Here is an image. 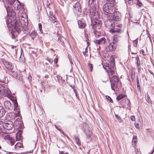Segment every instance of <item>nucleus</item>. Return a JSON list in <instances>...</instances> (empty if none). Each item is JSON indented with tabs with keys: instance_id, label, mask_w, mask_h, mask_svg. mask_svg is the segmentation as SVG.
I'll return each instance as SVG.
<instances>
[{
	"instance_id": "obj_35",
	"label": "nucleus",
	"mask_w": 154,
	"mask_h": 154,
	"mask_svg": "<svg viewBox=\"0 0 154 154\" xmlns=\"http://www.w3.org/2000/svg\"><path fill=\"white\" fill-rule=\"evenodd\" d=\"M146 100L149 104H151L152 103V102L150 99V97L149 95H148L147 96V98L146 99Z\"/></svg>"
},
{
	"instance_id": "obj_33",
	"label": "nucleus",
	"mask_w": 154,
	"mask_h": 154,
	"mask_svg": "<svg viewBox=\"0 0 154 154\" xmlns=\"http://www.w3.org/2000/svg\"><path fill=\"white\" fill-rule=\"evenodd\" d=\"M22 144L20 143H17L15 145V149H17L20 148L21 147Z\"/></svg>"
},
{
	"instance_id": "obj_22",
	"label": "nucleus",
	"mask_w": 154,
	"mask_h": 154,
	"mask_svg": "<svg viewBox=\"0 0 154 154\" xmlns=\"http://www.w3.org/2000/svg\"><path fill=\"white\" fill-rule=\"evenodd\" d=\"M78 23L79 27L81 28H84L86 26V24L80 20H78Z\"/></svg>"
},
{
	"instance_id": "obj_20",
	"label": "nucleus",
	"mask_w": 154,
	"mask_h": 154,
	"mask_svg": "<svg viewBox=\"0 0 154 154\" xmlns=\"http://www.w3.org/2000/svg\"><path fill=\"white\" fill-rule=\"evenodd\" d=\"M53 12L50 11L49 12V17L50 20L52 21L53 23L56 22V19L55 17L53 15Z\"/></svg>"
},
{
	"instance_id": "obj_49",
	"label": "nucleus",
	"mask_w": 154,
	"mask_h": 154,
	"mask_svg": "<svg viewBox=\"0 0 154 154\" xmlns=\"http://www.w3.org/2000/svg\"><path fill=\"white\" fill-rule=\"evenodd\" d=\"M135 126L136 128L138 129H139L140 128L139 125L138 124L136 123L135 124Z\"/></svg>"
},
{
	"instance_id": "obj_60",
	"label": "nucleus",
	"mask_w": 154,
	"mask_h": 154,
	"mask_svg": "<svg viewBox=\"0 0 154 154\" xmlns=\"http://www.w3.org/2000/svg\"><path fill=\"white\" fill-rule=\"evenodd\" d=\"M1 86H2V85H0V92H1L2 93V87H1Z\"/></svg>"
},
{
	"instance_id": "obj_39",
	"label": "nucleus",
	"mask_w": 154,
	"mask_h": 154,
	"mask_svg": "<svg viewBox=\"0 0 154 154\" xmlns=\"http://www.w3.org/2000/svg\"><path fill=\"white\" fill-rule=\"evenodd\" d=\"M14 109L15 110L16 109H17V106H18V103L17 102V100H15L14 101Z\"/></svg>"
},
{
	"instance_id": "obj_21",
	"label": "nucleus",
	"mask_w": 154,
	"mask_h": 154,
	"mask_svg": "<svg viewBox=\"0 0 154 154\" xmlns=\"http://www.w3.org/2000/svg\"><path fill=\"white\" fill-rule=\"evenodd\" d=\"M135 61L137 64V67L139 70L140 69V60L138 57H135Z\"/></svg>"
},
{
	"instance_id": "obj_27",
	"label": "nucleus",
	"mask_w": 154,
	"mask_h": 154,
	"mask_svg": "<svg viewBox=\"0 0 154 154\" xmlns=\"http://www.w3.org/2000/svg\"><path fill=\"white\" fill-rule=\"evenodd\" d=\"M110 32L112 33L116 32L118 33H121L122 32V31L120 29H117L116 28H113V29H111L110 30Z\"/></svg>"
},
{
	"instance_id": "obj_36",
	"label": "nucleus",
	"mask_w": 154,
	"mask_h": 154,
	"mask_svg": "<svg viewBox=\"0 0 154 154\" xmlns=\"http://www.w3.org/2000/svg\"><path fill=\"white\" fill-rule=\"evenodd\" d=\"M88 66L89 69H90V71L91 72L93 69V67L92 66V64L90 63H89L88 64Z\"/></svg>"
},
{
	"instance_id": "obj_53",
	"label": "nucleus",
	"mask_w": 154,
	"mask_h": 154,
	"mask_svg": "<svg viewBox=\"0 0 154 154\" xmlns=\"http://www.w3.org/2000/svg\"><path fill=\"white\" fill-rule=\"evenodd\" d=\"M60 154H68V153L66 152H64V151H62L60 152Z\"/></svg>"
},
{
	"instance_id": "obj_59",
	"label": "nucleus",
	"mask_w": 154,
	"mask_h": 154,
	"mask_svg": "<svg viewBox=\"0 0 154 154\" xmlns=\"http://www.w3.org/2000/svg\"><path fill=\"white\" fill-rule=\"evenodd\" d=\"M69 61H70V64H73V63H72V60L70 59H69Z\"/></svg>"
},
{
	"instance_id": "obj_58",
	"label": "nucleus",
	"mask_w": 154,
	"mask_h": 154,
	"mask_svg": "<svg viewBox=\"0 0 154 154\" xmlns=\"http://www.w3.org/2000/svg\"><path fill=\"white\" fill-rule=\"evenodd\" d=\"M55 128H56V129H57V130H59V131H62V130H61L60 129L58 128V127L57 126H56V125H55Z\"/></svg>"
},
{
	"instance_id": "obj_23",
	"label": "nucleus",
	"mask_w": 154,
	"mask_h": 154,
	"mask_svg": "<svg viewBox=\"0 0 154 154\" xmlns=\"http://www.w3.org/2000/svg\"><path fill=\"white\" fill-rule=\"evenodd\" d=\"M5 113L4 108L1 106H0V117H3Z\"/></svg>"
},
{
	"instance_id": "obj_17",
	"label": "nucleus",
	"mask_w": 154,
	"mask_h": 154,
	"mask_svg": "<svg viewBox=\"0 0 154 154\" xmlns=\"http://www.w3.org/2000/svg\"><path fill=\"white\" fill-rule=\"evenodd\" d=\"M107 17V20L104 22V23L106 27H109V25L113 20L112 19V20L111 18H109V17Z\"/></svg>"
},
{
	"instance_id": "obj_28",
	"label": "nucleus",
	"mask_w": 154,
	"mask_h": 154,
	"mask_svg": "<svg viewBox=\"0 0 154 154\" xmlns=\"http://www.w3.org/2000/svg\"><path fill=\"white\" fill-rule=\"evenodd\" d=\"M30 35L32 38L34 39V38L37 35V34L35 31H33L30 34Z\"/></svg>"
},
{
	"instance_id": "obj_3",
	"label": "nucleus",
	"mask_w": 154,
	"mask_h": 154,
	"mask_svg": "<svg viewBox=\"0 0 154 154\" xmlns=\"http://www.w3.org/2000/svg\"><path fill=\"white\" fill-rule=\"evenodd\" d=\"M110 61L109 63H106L103 67L108 73H110L112 75L114 73L116 67L114 59L112 58L110 59Z\"/></svg>"
},
{
	"instance_id": "obj_56",
	"label": "nucleus",
	"mask_w": 154,
	"mask_h": 154,
	"mask_svg": "<svg viewBox=\"0 0 154 154\" xmlns=\"http://www.w3.org/2000/svg\"><path fill=\"white\" fill-rule=\"evenodd\" d=\"M137 140L133 139L132 140V142H134L135 143L137 142Z\"/></svg>"
},
{
	"instance_id": "obj_62",
	"label": "nucleus",
	"mask_w": 154,
	"mask_h": 154,
	"mask_svg": "<svg viewBox=\"0 0 154 154\" xmlns=\"http://www.w3.org/2000/svg\"><path fill=\"white\" fill-rule=\"evenodd\" d=\"M1 1L4 2L5 1H6L7 2V0H0Z\"/></svg>"
},
{
	"instance_id": "obj_51",
	"label": "nucleus",
	"mask_w": 154,
	"mask_h": 154,
	"mask_svg": "<svg viewBox=\"0 0 154 154\" xmlns=\"http://www.w3.org/2000/svg\"><path fill=\"white\" fill-rule=\"evenodd\" d=\"M58 58H55V60H54V63H55V64H56L57 63V62H58Z\"/></svg>"
},
{
	"instance_id": "obj_29",
	"label": "nucleus",
	"mask_w": 154,
	"mask_h": 154,
	"mask_svg": "<svg viewBox=\"0 0 154 154\" xmlns=\"http://www.w3.org/2000/svg\"><path fill=\"white\" fill-rule=\"evenodd\" d=\"M74 138L75 139V141L76 142V143L78 145H81V142L80 140L79 139V138L76 136H74Z\"/></svg>"
},
{
	"instance_id": "obj_50",
	"label": "nucleus",
	"mask_w": 154,
	"mask_h": 154,
	"mask_svg": "<svg viewBox=\"0 0 154 154\" xmlns=\"http://www.w3.org/2000/svg\"><path fill=\"white\" fill-rule=\"evenodd\" d=\"M21 17L23 18L27 17V15L25 14H23V15H21Z\"/></svg>"
},
{
	"instance_id": "obj_55",
	"label": "nucleus",
	"mask_w": 154,
	"mask_h": 154,
	"mask_svg": "<svg viewBox=\"0 0 154 154\" xmlns=\"http://www.w3.org/2000/svg\"><path fill=\"white\" fill-rule=\"evenodd\" d=\"M133 139L137 140V137L136 136H134L133 137Z\"/></svg>"
},
{
	"instance_id": "obj_12",
	"label": "nucleus",
	"mask_w": 154,
	"mask_h": 154,
	"mask_svg": "<svg viewBox=\"0 0 154 154\" xmlns=\"http://www.w3.org/2000/svg\"><path fill=\"white\" fill-rule=\"evenodd\" d=\"M1 87H2V93L8 97L10 96H11L10 91L9 89L7 88L4 87L3 86H1Z\"/></svg>"
},
{
	"instance_id": "obj_30",
	"label": "nucleus",
	"mask_w": 154,
	"mask_h": 154,
	"mask_svg": "<svg viewBox=\"0 0 154 154\" xmlns=\"http://www.w3.org/2000/svg\"><path fill=\"white\" fill-rule=\"evenodd\" d=\"M126 96V95H124L123 94H120L116 97V99L118 101H119L122 98L125 97Z\"/></svg>"
},
{
	"instance_id": "obj_63",
	"label": "nucleus",
	"mask_w": 154,
	"mask_h": 154,
	"mask_svg": "<svg viewBox=\"0 0 154 154\" xmlns=\"http://www.w3.org/2000/svg\"><path fill=\"white\" fill-rule=\"evenodd\" d=\"M6 154H13V153H11V152H7L6 153Z\"/></svg>"
},
{
	"instance_id": "obj_45",
	"label": "nucleus",
	"mask_w": 154,
	"mask_h": 154,
	"mask_svg": "<svg viewBox=\"0 0 154 154\" xmlns=\"http://www.w3.org/2000/svg\"><path fill=\"white\" fill-rule=\"evenodd\" d=\"M38 27L39 28V29L40 32L42 33V25L41 23L38 24Z\"/></svg>"
},
{
	"instance_id": "obj_11",
	"label": "nucleus",
	"mask_w": 154,
	"mask_h": 154,
	"mask_svg": "<svg viewBox=\"0 0 154 154\" xmlns=\"http://www.w3.org/2000/svg\"><path fill=\"white\" fill-rule=\"evenodd\" d=\"M4 106L7 109L9 110H11L13 109V106L11 104L10 101L6 100L4 102Z\"/></svg>"
},
{
	"instance_id": "obj_38",
	"label": "nucleus",
	"mask_w": 154,
	"mask_h": 154,
	"mask_svg": "<svg viewBox=\"0 0 154 154\" xmlns=\"http://www.w3.org/2000/svg\"><path fill=\"white\" fill-rule=\"evenodd\" d=\"M56 38L58 41H61V38L60 35L58 34H57L56 35Z\"/></svg>"
},
{
	"instance_id": "obj_14",
	"label": "nucleus",
	"mask_w": 154,
	"mask_h": 154,
	"mask_svg": "<svg viewBox=\"0 0 154 154\" xmlns=\"http://www.w3.org/2000/svg\"><path fill=\"white\" fill-rule=\"evenodd\" d=\"M73 9L75 10L76 12H81V9L80 4L78 2H76L75 5H73Z\"/></svg>"
},
{
	"instance_id": "obj_1",
	"label": "nucleus",
	"mask_w": 154,
	"mask_h": 154,
	"mask_svg": "<svg viewBox=\"0 0 154 154\" xmlns=\"http://www.w3.org/2000/svg\"><path fill=\"white\" fill-rule=\"evenodd\" d=\"M97 0H89L88 4L93 9V11H91L90 16L91 17V25L94 26H96L100 23L98 19L99 15L97 11L95 10L97 7Z\"/></svg>"
},
{
	"instance_id": "obj_7",
	"label": "nucleus",
	"mask_w": 154,
	"mask_h": 154,
	"mask_svg": "<svg viewBox=\"0 0 154 154\" xmlns=\"http://www.w3.org/2000/svg\"><path fill=\"white\" fill-rule=\"evenodd\" d=\"M117 44L112 42L106 46V51L112 52L115 50Z\"/></svg>"
},
{
	"instance_id": "obj_4",
	"label": "nucleus",
	"mask_w": 154,
	"mask_h": 154,
	"mask_svg": "<svg viewBox=\"0 0 154 154\" xmlns=\"http://www.w3.org/2000/svg\"><path fill=\"white\" fill-rule=\"evenodd\" d=\"M115 4L113 3L107 2L103 6V10L105 13V17H108L109 15L112 14V8L114 6Z\"/></svg>"
},
{
	"instance_id": "obj_46",
	"label": "nucleus",
	"mask_w": 154,
	"mask_h": 154,
	"mask_svg": "<svg viewBox=\"0 0 154 154\" xmlns=\"http://www.w3.org/2000/svg\"><path fill=\"white\" fill-rule=\"evenodd\" d=\"M131 119L133 121H135V118L134 116H131Z\"/></svg>"
},
{
	"instance_id": "obj_34",
	"label": "nucleus",
	"mask_w": 154,
	"mask_h": 154,
	"mask_svg": "<svg viewBox=\"0 0 154 154\" xmlns=\"http://www.w3.org/2000/svg\"><path fill=\"white\" fill-rule=\"evenodd\" d=\"M115 116L116 118L117 119V120L119 122H122V120L120 116H119L118 115H117V114L115 115Z\"/></svg>"
},
{
	"instance_id": "obj_6",
	"label": "nucleus",
	"mask_w": 154,
	"mask_h": 154,
	"mask_svg": "<svg viewBox=\"0 0 154 154\" xmlns=\"http://www.w3.org/2000/svg\"><path fill=\"white\" fill-rule=\"evenodd\" d=\"M108 17L109 18H112L113 20L119 21L121 20V14L119 11L115 12L113 15H109Z\"/></svg>"
},
{
	"instance_id": "obj_24",
	"label": "nucleus",
	"mask_w": 154,
	"mask_h": 154,
	"mask_svg": "<svg viewBox=\"0 0 154 154\" xmlns=\"http://www.w3.org/2000/svg\"><path fill=\"white\" fill-rule=\"evenodd\" d=\"M22 131L21 130H19L18 132L16 134V137L17 140H20L21 139V134Z\"/></svg>"
},
{
	"instance_id": "obj_32",
	"label": "nucleus",
	"mask_w": 154,
	"mask_h": 154,
	"mask_svg": "<svg viewBox=\"0 0 154 154\" xmlns=\"http://www.w3.org/2000/svg\"><path fill=\"white\" fill-rule=\"evenodd\" d=\"M16 0H7V2L9 5L14 4L16 2Z\"/></svg>"
},
{
	"instance_id": "obj_41",
	"label": "nucleus",
	"mask_w": 154,
	"mask_h": 154,
	"mask_svg": "<svg viewBox=\"0 0 154 154\" xmlns=\"http://www.w3.org/2000/svg\"><path fill=\"white\" fill-rule=\"evenodd\" d=\"M137 42H138L137 39L134 40L133 41V45L134 47H136L137 46Z\"/></svg>"
},
{
	"instance_id": "obj_57",
	"label": "nucleus",
	"mask_w": 154,
	"mask_h": 154,
	"mask_svg": "<svg viewBox=\"0 0 154 154\" xmlns=\"http://www.w3.org/2000/svg\"><path fill=\"white\" fill-rule=\"evenodd\" d=\"M137 90L140 92L141 91V90H140V86L139 87H137Z\"/></svg>"
},
{
	"instance_id": "obj_26",
	"label": "nucleus",
	"mask_w": 154,
	"mask_h": 154,
	"mask_svg": "<svg viewBox=\"0 0 154 154\" xmlns=\"http://www.w3.org/2000/svg\"><path fill=\"white\" fill-rule=\"evenodd\" d=\"M7 10L8 16H10L11 17H14L16 16V14L14 11H11V12H8V10L7 9Z\"/></svg>"
},
{
	"instance_id": "obj_48",
	"label": "nucleus",
	"mask_w": 154,
	"mask_h": 154,
	"mask_svg": "<svg viewBox=\"0 0 154 154\" xmlns=\"http://www.w3.org/2000/svg\"><path fill=\"white\" fill-rule=\"evenodd\" d=\"M137 87H139L140 86V85L138 78H137Z\"/></svg>"
},
{
	"instance_id": "obj_9",
	"label": "nucleus",
	"mask_w": 154,
	"mask_h": 154,
	"mask_svg": "<svg viewBox=\"0 0 154 154\" xmlns=\"http://www.w3.org/2000/svg\"><path fill=\"white\" fill-rule=\"evenodd\" d=\"M2 126L5 129L8 130H11L13 127V122L11 121H7L3 123Z\"/></svg>"
},
{
	"instance_id": "obj_25",
	"label": "nucleus",
	"mask_w": 154,
	"mask_h": 154,
	"mask_svg": "<svg viewBox=\"0 0 154 154\" xmlns=\"http://www.w3.org/2000/svg\"><path fill=\"white\" fill-rule=\"evenodd\" d=\"M90 128H88L87 129H85V132L86 135L88 137H91V132L90 131Z\"/></svg>"
},
{
	"instance_id": "obj_47",
	"label": "nucleus",
	"mask_w": 154,
	"mask_h": 154,
	"mask_svg": "<svg viewBox=\"0 0 154 154\" xmlns=\"http://www.w3.org/2000/svg\"><path fill=\"white\" fill-rule=\"evenodd\" d=\"M128 4L132 5L133 4V0H127Z\"/></svg>"
},
{
	"instance_id": "obj_40",
	"label": "nucleus",
	"mask_w": 154,
	"mask_h": 154,
	"mask_svg": "<svg viewBox=\"0 0 154 154\" xmlns=\"http://www.w3.org/2000/svg\"><path fill=\"white\" fill-rule=\"evenodd\" d=\"M59 3L61 5H63L65 2V0H57Z\"/></svg>"
},
{
	"instance_id": "obj_37",
	"label": "nucleus",
	"mask_w": 154,
	"mask_h": 154,
	"mask_svg": "<svg viewBox=\"0 0 154 154\" xmlns=\"http://www.w3.org/2000/svg\"><path fill=\"white\" fill-rule=\"evenodd\" d=\"M106 98L111 103H113V101L111 98L109 96L106 95Z\"/></svg>"
},
{
	"instance_id": "obj_13",
	"label": "nucleus",
	"mask_w": 154,
	"mask_h": 154,
	"mask_svg": "<svg viewBox=\"0 0 154 154\" xmlns=\"http://www.w3.org/2000/svg\"><path fill=\"white\" fill-rule=\"evenodd\" d=\"M106 42V39L104 37L102 38L99 39H95L94 41V42L95 44L100 45H104Z\"/></svg>"
},
{
	"instance_id": "obj_10",
	"label": "nucleus",
	"mask_w": 154,
	"mask_h": 154,
	"mask_svg": "<svg viewBox=\"0 0 154 154\" xmlns=\"http://www.w3.org/2000/svg\"><path fill=\"white\" fill-rule=\"evenodd\" d=\"M2 62L7 69L10 71L12 70L14 68V66L11 63L6 61L5 59L2 60Z\"/></svg>"
},
{
	"instance_id": "obj_31",
	"label": "nucleus",
	"mask_w": 154,
	"mask_h": 154,
	"mask_svg": "<svg viewBox=\"0 0 154 154\" xmlns=\"http://www.w3.org/2000/svg\"><path fill=\"white\" fill-rule=\"evenodd\" d=\"M115 26V24L113 20L111 22V23L109 25V27H108V28L111 29H113V28Z\"/></svg>"
},
{
	"instance_id": "obj_43",
	"label": "nucleus",
	"mask_w": 154,
	"mask_h": 154,
	"mask_svg": "<svg viewBox=\"0 0 154 154\" xmlns=\"http://www.w3.org/2000/svg\"><path fill=\"white\" fill-rule=\"evenodd\" d=\"M140 52V53H142L143 55L144 56H145L146 54V53L145 52L143 49L141 50Z\"/></svg>"
},
{
	"instance_id": "obj_5",
	"label": "nucleus",
	"mask_w": 154,
	"mask_h": 154,
	"mask_svg": "<svg viewBox=\"0 0 154 154\" xmlns=\"http://www.w3.org/2000/svg\"><path fill=\"white\" fill-rule=\"evenodd\" d=\"M112 89L114 91H117L119 89V85L121 82L116 76H113L111 79L110 81Z\"/></svg>"
},
{
	"instance_id": "obj_54",
	"label": "nucleus",
	"mask_w": 154,
	"mask_h": 154,
	"mask_svg": "<svg viewBox=\"0 0 154 154\" xmlns=\"http://www.w3.org/2000/svg\"><path fill=\"white\" fill-rule=\"evenodd\" d=\"M57 78L58 79H62V77H61V76H60L59 75H57Z\"/></svg>"
},
{
	"instance_id": "obj_18",
	"label": "nucleus",
	"mask_w": 154,
	"mask_h": 154,
	"mask_svg": "<svg viewBox=\"0 0 154 154\" xmlns=\"http://www.w3.org/2000/svg\"><path fill=\"white\" fill-rule=\"evenodd\" d=\"M21 7L20 4L18 0L16 1L14 5V9L15 10H17L20 9Z\"/></svg>"
},
{
	"instance_id": "obj_15",
	"label": "nucleus",
	"mask_w": 154,
	"mask_h": 154,
	"mask_svg": "<svg viewBox=\"0 0 154 154\" xmlns=\"http://www.w3.org/2000/svg\"><path fill=\"white\" fill-rule=\"evenodd\" d=\"M121 39V36L119 35H115L113 37V40L112 42L116 44L118 43Z\"/></svg>"
},
{
	"instance_id": "obj_64",
	"label": "nucleus",
	"mask_w": 154,
	"mask_h": 154,
	"mask_svg": "<svg viewBox=\"0 0 154 154\" xmlns=\"http://www.w3.org/2000/svg\"><path fill=\"white\" fill-rule=\"evenodd\" d=\"M85 51H83V54H84V55H85Z\"/></svg>"
},
{
	"instance_id": "obj_52",
	"label": "nucleus",
	"mask_w": 154,
	"mask_h": 154,
	"mask_svg": "<svg viewBox=\"0 0 154 154\" xmlns=\"http://www.w3.org/2000/svg\"><path fill=\"white\" fill-rule=\"evenodd\" d=\"M122 24H118L117 25V26L119 27V28H122Z\"/></svg>"
},
{
	"instance_id": "obj_19",
	"label": "nucleus",
	"mask_w": 154,
	"mask_h": 154,
	"mask_svg": "<svg viewBox=\"0 0 154 154\" xmlns=\"http://www.w3.org/2000/svg\"><path fill=\"white\" fill-rule=\"evenodd\" d=\"M10 74L16 79H18L19 78V75L16 72L11 70L10 72Z\"/></svg>"
},
{
	"instance_id": "obj_8",
	"label": "nucleus",
	"mask_w": 154,
	"mask_h": 154,
	"mask_svg": "<svg viewBox=\"0 0 154 154\" xmlns=\"http://www.w3.org/2000/svg\"><path fill=\"white\" fill-rule=\"evenodd\" d=\"M130 104V101L129 100L126 98L123 99L119 102L120 108H125L128 106Z\"/></svg>"
},
{
	"instance_id": "obj_61",
	"label": "nucleus",
	"mask_w": 154,
	"mask_h": 154,
	"mask_svg": "<svg viewBox=\"0 0 154 154\" xmlns=\"http://www.w3.org/2000/svg\"><path fill=\"white\" fill-rule=\"evenodd\" d=\"M154 152V148L153 149V150H152V152H151V153L150 154H152Z\"/></svg>"
},
{
	"instance_id": "obj_44",
	"label": "nucleus",
	"mask_w": 154,
	"mask_h": 154,
	"mask_svg": "<svg viewBox=\"0 0 154 154\" xmlns=\"http://www.w3.org/2000/svg\"><path fill=\"white\" fill-rule=\"evenodd\" d=\"M46 60L48 61L50 63H52L53 62V60L52 59H51L48 57H47Z\"/></svg>"
},
{
	"instance_id": "obj_2",
	"label": "nucleus",
	"mask_w": 154,
	"mask_h": 154,
	"mask_svg": "<svg viewBox=\"0 0 154 154\" xmlns=\"http://www.w3.org/2000/svg\"><path fill=\"white\" fill-rule=\"evenodd\" d=\"M15 26L14 29L15 32H11L12 38H15L17 34H19L21 31V29L22 28V30L24 33L26 34H28L29 31L28 30L27 26L28 23H25L24 24V26L22 27L21 23L20 22H15Z\"/></svg>"
},
{
	"instance_id": "obj_16",
	"label": "nucleus",
	"mask_w": 154,
	"mask_h": 154,
	"mask_svg": "<svg viewBox=\"0 0 154 154\" xmlns=\"http://www.w3.org/2000/svg\"><path fill=\"white\" fill-rule=\"evenodd\" d=\"M4 138L6 140H8L9 141H10V143L11 146L14 144L15 143L14 140L13 138L12 137H11L9 135H6L5 136Z\"/></svg>"
},
{
	"instance_id": "obj_42",
	"label": "nucleus",
	"mask_w": 154,
	"mask_h": 154,
	"mask_svg": "<svg viewBox=\"0 0 154 154\" xmlns=\"http://www.w3.org/2000/svg\"><path fill=\"white\" fill-rule=\"evenodd\" d=\"M137 5H138L139 7H140L143 5V4L141 2H140L138 0L137 4Z\"/></svg>"
}]
</instances>
